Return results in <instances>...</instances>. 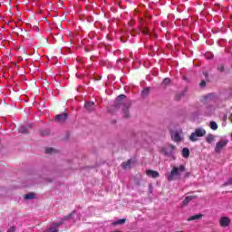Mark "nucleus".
<instances>
[{"instance_id":"cd10ccee","label":"nucleus","mask_w":232,"mask_h":232,"mask_svg":"<svg viewBox=\"0 0 232 232\" xmlns=\"http://www.w3.org/2000/svg\"><path fill=\"white\" fill-rule=\"evenodd\" d=\"M199 86L201 87V88H204V86H206V81H201L200 82V83H199Z\"/></svg>"},{"instance_id":"aec40b11","label":"nucleus","mask_w":232,"mask_h":232,"mask_svg":"<svg viewBox=\"0 0 232 232\" xmlns=\"http://www.w3.org/2000/svg\"><path fill=\"white\" fill-rule=\"evenodd\" d=\"M210 128L214 131H217V130H218V125L215 121H210Z\"/></svg>"},{"instance_id":"a878e982","label":"nucleus","mask_w":232,"mask_h":232,"mask_svg":"<svg viewBox=\"0 0 232 232\" xmlns=\"http://www.w3.org/2000/svg\"><path fill=\"white\" fill-rule=\"evenodd\" d=\"M45 153H53V148H47Z\"/></svg>"},{"instance_id":"f8f14e48","label":"nucleus","mask_w":232,"mask_h":232,"mask_svg":"<svg viewBox=\"0 0 232 232\" xmlns=\"http://www.w3.org/2000/svg\"><path fill=\"white\" fill-rule=\"evenodd\" d=\"M121 168L123 169H130L131 168V160H129L125 162H122L121 163Z\"/></svg>"},{"instance_id":"2f4dec72","label":"nucleus","mask_w":232,"mask_h":232,"mask_svg":"<svg viewBox=\"0 0 232 232\" xmlns=\"http://www.w3.org/2000/svg\"><path fill=\"white\" fill-rule=\"evenodd\" d=\"M143 33H144V34H148V28H145V29L143 30Z\"/></svg>"},{"instance_id":"423d86ee","label":"nucleus","mask_w":232,"mask_h":232,"mask_svg":"<svg viewBox=\"0 0 232 232\" xmlns=\"http://www.w3.org/2000/svg\"><path fill=\"white\" fill-rule=\"evenodd\" d=\"M231 224V219L227 217H222L219 219V226L221 227H227Z\"/></svg>"},{"instance_id":"7c9ffc66","label":"nucleus","mask_w":232,"mask_h":232,"mask_svg":"<svg viewBox=\"0 0 232 232\" xmlns=\"http://www.w3.org/2000/svg\"><path fill=\"white\" fill-rule=\"evenodd\" d=\"M218 70L219 72H224V65H220V66L218 68Z\"/></svg>"},{"instance_id":"5701e85b","label":"nucleus","mask_w":232,"mask_h":232,"mask_svg":"<svg viewBox=\"0 0 232 232\" xmlns=\"http://www.w3.org/2000/svg\"><path fill=\"white\" fill-rule=\"evenodd\" d=\"M169 82H171V80L169 79V78H165L164 80H163V84L165 85V86H168V84H169Z\"/></svg>"},{"instance_id":"b1692460","label":"nucleus","mask_w":232,"mask_h":232,"mask_svg":"<svg viewBox=\"0 0 232 232\" xmlns=\"http://www.w3.org/2000/svg\"><path fill=\"white\" fill-rule=\"evenodd\" d=\"M141 93H142L143 97H146V95H148V93H150V89H144Z\"/></svg>"},{"instance_id":"9d476101","label":"nucleus","mask_w":232,"mask_h":232,"mask_svg":"<svg viewBox=\"0 0 232 232\" xmlns=\"http://www.w3.org/2000/svg\"><path fill=\"white\" fill-rule=\"evenodd\" d=\"M194 198H197V196H188L185 198V199L182 202V206H188L191 200H194Z\"/></svg>"},{"instance_id":"9b49d317","label":"nucleus","mask_w":232,"mask_h":232,"mask_svg":"<svg viewBox=\"0 0 232 232\" xmlns=\"http://www.w3.org/2000/svg\"><path fill=\"white\" fill-rule=\"evenodd\" d=\"M93 106H95V102H87L84 104V108H86L88 111H93Z\"/></svg>"},{"instance_id":"6ab92c4d","label":"nucleus","mask_w":232,"mask_h":232,"mask_svg":"<svg viewBox=\"0 0 232 232\" xmlns=\"http://www.w3.org/2000/svg\"><path fill=\"white\" fill-rule=\"evenodd\" d=\"M204 101H213L215 99V94L208 93L203 97Z\"/></svg>"},{"instance_id":"f704fd0d","label":"nucleus","mask_w":232,"mask_h":232,"mask_svg":"<svg viewBox=\"0 0 232 232\" xmlns=\"http://www.w3.org/2000/svg\"><path fill=\"white\" fill-rule=\"evenodd\" d=\"M205 76L208 77V73H205Z\"/></svg>"},{"instance_id":"412c9836","label":"nucleus","mask_w":232,"mask_h":232,"mask_svg":"<svg viewBox=\"0 0 232 232\" xmlns=\"http://www.w3.org/2000/svg\"><path fill=\"white\" fill-rule=\"evenodd\" d=\"M122 224H126V218L119 219L118 221L114 222V226H121Z\"/></svg>"},{"instance_id":"ddd939ff","label":"nucleus","mask_w":232,"mask_h":232,"mask_svg":"<svg viewBox=\"0 0 232 232\" xmlns=\"http://www.w3.org/2000/svg\"><path fill=\"white\" fill-rule=\"evenodd\" d=\"M200 218H202V214L191 216V217L188 218L187 220H188V222H192L193 220H200Z\"/></svg>"},{"instance_id":"dca6fc26","label":"nucleus","mask_w":232,"mask_h":232,"mask_svg":"<svg viewBox=\"0 0 232 232\" xmlns=\"http://www.w3.org/2000/svg\"><path fill=\"white\" fill-rule=\"evenodd\" d=\"M123 117L125 119H130V107L123 108Z\"/></svg>"},{"instance_id":"72a5a7b5","label":"nucleus","mask_w":232,"mask_h":232,"mask_svg":"<svg viewBox=\"0 0 232 232\" xmlns=\"http://www.w3.org/2000/svg\"><path fill=\"white\" fill-rule=\"evenodd\" d=\"M121 60L120 59V60L117 61V63H121Z\"/></svg>"},{"instance_id":"39448f33","label":"nucleus","mask_w":232,"mask_h":232,"mask_svg":"<svg viewBox=\"0 0 232 232\" xmlns=\"http://www.w3.org/2000/svg\"><path fill=\"white\" fill-rule=\"evenodd\" d=\"M227 140H221L216 144L215 151L216 153H220L222 151V148H226L227 146Z\"/></svg>"},{"instance_id":"0eeeda50","label":"nucleus","mask_w":232,"mask_h":232,"mask_svg":"<svg viewBox=\"0 0 232 232\" xmlns=\"http://www.w3.org/2000/svg\"><path fill=\"white\" fill-rule=\"evenodd\" d=\"M146 175L147 177H150L151 179H159V177H160L159 171L153 169H148L146 171Z\"/></svg>"},{"instance_id":"4468645a","label":"nucleus","mask_w":232,"mask_h":232,"mask_svg":"<svg viewBox=\"0 0 232 232\" xmlns=\"http://www.w3.org/2000/svg\"><path fill=\"white\" fill-rule=\"evenodd\" d=\"M29 129H30V126L22 125L21 128L18 129V131H19V133L26 134V133H28Z\"/></svg>"},{"instance_id":"20e7f679","label":"nucleus","mask_w":232,"mask_h":232,"mask_svg":"<svg viewBox=\"0 0 232 232\" xmlns=\"http://www.w3.org/2000/svg\"><path fill=\"white\" fill-rule=\"evenodd\" d=\"M67 120H68V113H66V112L58 114L54 117L55 122H58L59 124H63V123L66 122Z\"/></svg>"},{"instance_id":"c756f323","label":"nucleus","mask_w":232,"mask_h":232,"mask_svg":"<svg viewBox=\"0 0 232 232\" xmlns=\"http://www.w3.org/2000/svg\"><path fill=\"white\" fill-rule=\"evenodd\" d=\"M59 226H63V222H60V223H54V227H59Z\"/></svg>"},{"instance_id":"f03ea898","label":"nucleus","mask_w":232,"mask_h":232,"mask_svg":"<svg viewBox=\"0 0 232 232\" xmlns=\"http://www.w3.org/2000/svg\"><path fill=\"white\" fill-rule=\"evenodd\" d=\"M205 135H206V130L202 128H198L195 130L194 132L190 134L189 140H191V142H197V140H198L197 137H204Z\"/></svg>"},{"instance_id":"473e14b6","label":"nucleus","mask_w":232,"mask_h":232,"mask_svg":"<svg viewBox=\"0 0 232 232\" xmlns=\"http://www.w3.org/2000/svg\"><path fill=\"white\" fill-rule=\"evenodd\" d=\"M207 58L208 59H213V55L208 56V54H207Z\"/></svg>"},{"instance_id":"7ed1b4c3","label":"nucleus","mask_w":232,"mask_h":232,"mask_svg":"<svg viewBox=\"0 0 232 232\" xmlns=\"http://www.w3.org/2000/svg\"><path fill=\"white\" fill-rule=\"evenodd\" d=\"M175 150H177V147H175V145L169 144L162 149V153L166 157H171V155H173V151H175Z\"/></svg>"},{"instance_id":"f257e3e1","label":"nucleus","mask_w":232,"mask_h":232,"mask_svg":"<svg viewBox=\"0 0 232 232\" xmlns=\"http://www.w3.org/2000/svg\"><path fill=\"white\" fill-rule=\"evenodd\" d=\"M184 171H186V167H184V165H180L179 167H173L170 173H168L166 175L167 180H169V182H172V180H176L177 177H180V173H184Z\"/></svg>"},{"instance_id":"1a4fd4ad","label":"nucleus","mask_w":232,"mask_h":232,"mask_svg":"<svg viewBox=\"0 0 232 232\" xmlns=\"http://www.w3.org/2000/svg\"><path fill=\"white\" fill-rule=\"evenodd\" d=\"M171 138L174 142H180V140H182V137H180V133H179L178 131L172 132Z\"/></svg>"},{"instance_id":"a211bd4d","label":"nucleus","mask_w":232,"mask_h":232,"mask_svg":"<svg viewBox=\"0 0 232 232\" xmlns=\"http://www.w3.org/2000/svg\"><path fill=\"white\" fill-rule=\"evenodd\" d=\"M24 198L25 199V200H33V198H35V194L34 193H28V194H26L24 197Z\"/></svg>"},{"instance_id":"2eb2a0df","label":"nucleus","mask_w":232,"mask_h":232,"mask_svg":"<svg viewBox=\"0 0 232 232\" xmlns=\"http://www.w3.org/2000/svg\"><path fill=\"white\" fill-rule=\"evenodd\" d=\"M206 142H208V144H211V143L215 142V135L208 134L206 137Z\"/></svg>"},{"instance_id":"bb28decb","label":"nucleus","mask_w":232,"mask_h":232,"mask_svg":"<svg viewBox=\"0 0 232 232\" xmlns=\"http://www.w3.org/2000/svg\"><path fill=\"white\" fill-rule=\"evenodd\" d=\"M7 232H15V227H10Z\"/></svg>"},{"instance_id":"f3484780","label":"nucleus","mask_w":232,"mask_h":232,"mask_svg":"<svg viewBox=\"0 0 232 232\" xmlns=\"http://www.w3.org/2000/svg\"><path fill=\"white\" fill-rule=\"evenodd\" d=\"M182 157H184V159H188L189 157V149L184 148L182 150Z\"/></svg>"},{"instance_id":"4be33fe9","label":"nucleus","mask_w":232,"mask_h":232,"mask_svg":"<svg viewBox=\"0 0 232 232\" xmlns=\"http://www.w3.org/2000/svg\"><path fill=\"white\" fill-rule=\"evenodd\" d=\"M73 215H75V211H72L71 214L64 216L63 220H70V218H72V217H73Z\"/></svg>"},{"instance_id":"6e6552de","label":"nucleus","mask_w":232,"mask_h":232,"mask_svg":"<svg viewBox=\"0 0 232 232\" xmlns=\"http://www.w3.org/2000/svg\"><path fill=\"white\" fill-rule=\"evenodd\" d=\"M123 99H126V95L124 94H121V95H119L117 98H116V110H119V108H121V104H122V100Z\"/></svg>"},{"instance_id":"393cba45","label":"nucleus","mask_w":232,"mask_h":232,"mask_svg":"<svg viewBox=\"0 0 232 232\" xmlns=\"http://www.w3.org/2000/svg\"><path fill=\"white\" fill-rule=\"evenodd\" d=\"M49 232H59V229L56 228L55 227H52L49 228Z\"/></svg>"},{"instance_id":"c85d7f7f","label":"nucleus","mask_w":232,"mask_h":232,"mask_svg":"<svg viewBox=\"0 0 232 232\" xmlns=\"http://www.w3.org/2000/svg\"><path fill=\"white\" fill-rule=\"evenodd\" d=\"M225 186H232V178L228 179L227 183H225Z\"/></svg>"}]
</instances>
